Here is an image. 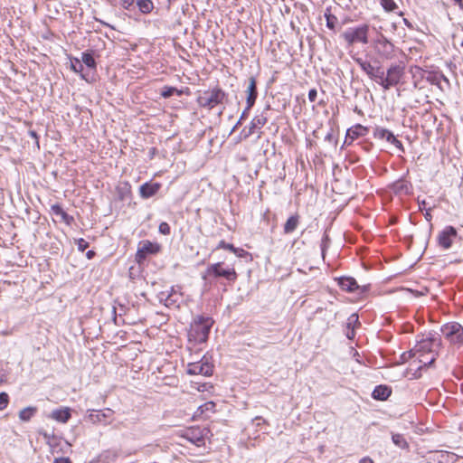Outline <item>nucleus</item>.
Masks as SVG:
<instances>
[{
    "label": "nucleus",
    "mask_w": 463,
    "mask_h": 463,
    "mask_svg": "<svg viewBox=\"0 0 463 463\" xmlns=\"http://www.w3.org/2000/svg\"><path fill=\"white\" fill-rule=\"evenodd\" d=\"M456 4H458L459 5V7L461 6V5L463 4V1L462 0H453Z\"/></svg>",
    "instance_id": "6e6d98bb"
},
{
    "label": "nucleus",
    "mask_w": 463,
    "mask_h": 463,
    "mask_svg": "<svg viewBox=\"0 0 463 463\" xmlns=\"http://www.w3.org/2000/svg\"><path fill=\"white\" fill-rule=\"evenodd\" d=\"M354 61L359 65L361 70L364 71L372 80L375 67L372 65L370 61L363 60L362 58H356Z\"/></svg>",
    "instance_id": "5701e85b"
},
{
    "label": "nucleus",
    "mask_w": 463,
    "mask_h": 463,
    "mask_svg": "<svg viewBox=\"0 0 463 463\" xmlns=\"http://www.w3.org/2000/svg\"><path fill=\"white\" fill-rule=\"evenodd\" d=\"M373 136L376 138L385 139L386 141L389 142L391 140L392 137H393L394 135L392 134V132H391L390 130H388L386 128H376L374 129Z\"/></svg>",
    "instance_id": "bb28decb"
},
{
    "label": "nucleus",
    "mask_w": 463,
    "mask_h": 463,
    "mask_svg": "<svg viewBox=\"0 0 463 463\" xmlns=\"http://www.w3.org/2000/svg\"><path fill=\"white\" fill-rule=\"evenodd\" d=\"M76 244L78 246V250L81 252L89 247V243L82 238L76 240Z\"/></svg>",
    "instance_id": "c9c22d12"
},
{
    "label": "nucleus",
    "mask_w": 463,
    "mask_h": 463,
    "mask_svg": "<svg viewBox=\"0 0 463 463\" xmlns=\"http://www.w3.org/2000/svg\"><path fill=\"white\" fill-rule=\"evenodd\" d=\"M122 5L125 8H128L129 5H132L133 0H121Z\"/></svg>",
    "instance_id": "49530a36"
},
{
    "label": "nucleus",
    "mask_w": 463,
    "mask_h": 463,
    "mask_svg": "<svg viewBox=\"0 0 463 463\" xmlns=\"http://www.w3.org/2000/svg\"><path fill=\"white\" fill-rule=\"evenodd\" d=\"M226 98V93L220 88H213L200 92L197 97V103L200 107L212 109L222 104Z\"/></svg>",
    "instance_id": "7ed1b4c3"
},
{
    "label": "nucleus",
    "mask_w": 463,
    "mask_h": 463,
    "mask_svg": "<svg viewBox=\"0 0 463 463\" xmlns=\"http://www.w3.org/2000/svg\"><path fill=\"white\" fill-rule=\"evenodd\" d=\"M205 386H206V384H205V383H203V384H202L201 386H199L197 389H198V391H200V392H203V391L205 390Z\"/></svg>",
    "instance_id": "864d4df0"
},
{
    "label": "nucleus",
    "mask_w": 463,
    "mask_h": 463,
    "mask_svg": "<svg viewBox=\"0 0 463 463\" xmlns=\"http://www.w3.org/2000/svg\"><path fill=\"white\" fill-rule=\"evenodd\" d=\"M366 133H367V128H365L360 124H357V125L350 128L347 130L345 142H347L348 139H350V141L352 142L359 137L365 136Z\"/></svg>",
    "instance_id": "6ab92c4d"
},
{
    "label": "nucleus",
    "mask_w": 463,
    "mask_h": 463,
    "mask_svg": "<svg viewBox=\"0 0 463 463\" xmlns=\"http://www.w3.org/2000/svg\"><path fill=\"white\" fill-rule=\"evenodd\" d=\"M213 365L209 358L203 356L200 361L190 363L187 365V373L192 375L210 376L213 374Z\"/></svg>",
    "instance_id": "6e6552de"
},
{
    "label": "nucleus",
    "mask_w": 463,
    "mask_h": 463,
    "mask_svg": "<svg viewBox=\"0 0 463 463\" xmlns=\"http://www.w3.org/2000/svg\"><path fill=\"white\" fill-rule=\"evenodd\" d=\"M359 463H373V461L370 458L365 457V458H362L359 461Z\"/></svg>",
    "instance_id": "de8ad7c7"
},
{
    "label": "nucleus",
    "mask_w": 463,
    "mask_h": 463,
    "mask_svg": "<svg viewBox=\"0 0 463 463\" xmlns=\"http://www.w3.org/2000/svg\"><path fill=\"white\" fill-rule=\"evenodd\" d=\"M137 5L138 6L140 12L143 14H149L154 7L153 2L151 0H137Z\"/></svg>",
    "instance_id": "cd10ccee"
},
{
    "label": "nucleus",
    "mask_w": 463,
    "mask_h": 463,
    "mask_svg": "<svg viewBox=\"0 0 463 463\" xmlns=\"http://www.w3.org/2000/svg\"><path fill=\"white\" fill-rule=\"evenodd\" d=\"M425 205H426L425 201H422V202L420 203V209H422V207H425Z\"/></svg>",
    "instance_id": "4d7b16f0"
},
{
    "label": "nucleus",
    "mask_w": 463,
    "mask_h": 463,
    "mask_svg": "<svg viewBox=\"0 0 463 463\" xmlns=\"http://www.w3.org/2000/svg\"><path fill=\"white\" fill-rule=\"evenodd\" d=\"M317 92L315 89H311L309 91H308V99L311 101V102H314L317 99Z\"/></svg>",
    "instance_id": "79ce46f5"
},
{
    "label": "nucleus",
    "mask_w": 463,
    "mask_h": 463,
    "mask_svg": "<svg viewBox=\"0 0 463 463\" xmlns=\"http://www.w3.org/2000/svg\"><path fill=\"white\" fill-rule=\"evenodd\" d=\"M392 442L401 449H405L408 447V443L402 434H392Z\"/></svg>",
    "instance_id": "c756f323"
},
{
    "label": "nucleus",
    "mask_w": 463,
    "mask_h": 463,
    "mask_svg": "<svg viewBox=\"0 0 463 463\" xmlns=\"http://www.w3.org/2000/svg\"><path fill=\"white\" fill-rule=\"evenodd\" d=\"M161 184L158 183H145L139 188L140 196L144 199L154 196L160 189Z\"/></svg>",
    "instance_id": "dca6fc26"
},
{
    "label": "nucleus",
    "mask_w": 463,
    "mask_h": 463,
    "mask_svg": "<svg viewBox=\"0 0 463 463\" xmlns=\"http://www.w3.org/2000/svg\"><path fill=\"white\" fill-rule=\"evenodd\" d=\"M396 188H397V190H399V191H400V190H403V189L407 190V185H406V184H404L403 183H397V184H396Z\"/></svg>",
    "instance_id": "a18cd8bd"
},
{
    "label": "nucleus",
    "mask_w": 463,
    "mask_h": 463,
    "mask_svg": "<svg viewBox=\"0 0 463 463\" xmlns=\"http://www.w3.org/2000/svg\"><path fill=\"white\" fill-rule=\"evenodd\" d=\"M51 210L53 214H55L56 216H60L61 221L68 225L71 224V222L74 220L73 217L65 213L59 204L52 205Z\"/></svg>",
    "instance_id": "4be33fe9"
},
{
    "label": "nucleus",
    "mask_w": 463,
    "mask_h": 463,
    "mask_svg": "<svg viewBox=\"0 0 463 463\" xmlns=\"http://www.w3.org/2000/svg\"><path fill=\"white\" fill-rule=\"evenodd\" d=\"M440 345L441 340L438 335L429 334L418 341L412 349L402 354V359L404 362L412 359L411 365H415L418 369L430 366L436 360Z\"/></svg>",
    "instance_id": "f257e3e1"
},
{
    "label": "nucleus",
    "mask_w": 463,
    "mask_h": 463,
    "mask_svg": "<svg viewBox=\"0 0 463 463\" xmlns=\"http://www.w3.org/2000/svg\"><path fill=\"white\" fill-rule=\"evenodd\" d=\"M161 246L156 242H152L150 241H141L138 245V249L137 251V260L141 262L144 260L147 255L149 254H156L160 251Z\"/></svg>",
    "instance_id": "9d476101"
},
{
    "label": "nucleus",
    "mask_w": 463,
    "mask_h": 463,
    "mask_svg": "<svg viewBox=\"0 0 463 463\" xmlns=\"http://www.w3.org/2000/svg\"><path fill=\"white\" fill-rule=\"evenodd\" d=\"M9 402V396L6 392L0 393V411L5 409Z\"/></svg>",
    "instance_id": "473e14b6"
},
{
    "label": "nucleus",
    "mask_w": 463,
    "mask_h": 463,
    "mask_svg": "<svg viewBox=\"0 0 463 463\" xmlns=\"http://www.w3.org/2000/svg\"><path fill=\"white\" fill-rule=\"evenodd\" d=\"M51 418L59 422L66 423L71 418V409L67 407L56 409L52 411Z\"/></svg>",
    "instance_id": "aec40b11"
},
{
    "label": "nucleus",
    "mask_w": 463,
    "mask_h": 463,
    "mask_svg": "<svg viewBox=\"0 0 463 463\" xmlns=\"http://www.w3.org/2000/svg\"><path fill=\"white\" fill-rule=\"evenodd\" d=\"M254 421H256V424L257 425H260V421H263L264 422V420L261 418V417H256L254 419Z\"/></svg>",
    "instance_id": "3c124183"
},
{
    "label": "nucleus",
    "mask_w": 463,
    "mask_h": 463,
    "mask_svg": "<svg viewBox=\"0 0 463 463\" xmlns=\"http://www.w3.org/2000/svg\"><path fill=\"white\" fill-rule=\"evenodd\" d=\"M87 419L92 423L105 422L106 419L111 418L113 411L111 409H105L102 411H88Z\"/></svg>",
    "instance_id": "ddd939ff"
},
{
    "label": "nucleus",
    "mask_w": 463,
    "mask_h": 463,
    "mask_svg": "<svg viewBox=\"0 0 463 463\" xmlns=\"http://www.w3.org/2000/svg\"><path fill=\"white\" fill-rule=\"evenodd\" d=\"M365 290H366V287H364V288H362V291L364 292V291H365Z\"/></svg>",
    "instance_id": "bf43d9fd"
},
{
    "label": "nucleus",
    "mask_w": 463,
    "mask_h": 463,
    "mask_svg": "<svg viewBox=\"0 0 463 463\" xmlns=\"http://www.w3.org/2000/svg\"><path fill=\"white\" fill-rule=\"evenodd\" d=\"M71 69L77 73H80L82 79H86V76L82 73L83 65L79 59H74L71 61Z\"/></svg>",
    "instance_id": "7c9ffc66"
},
{
    "label": "nucleus",
    "mask_w": 463,
    "mask_h": 463,
    "mask_svg": "<svg viewBox=\"0 0 463 463\" xmlns=\"http://www.w3.org/2000/svg\"><path fill=\"white\" fill-rule=\"evenodd\" d=\"M213 325V320L212 317L203 316L196 317L191 324L189 337L198 343L206 342Z\"/></svg>",
    "instance_id": "f03ea898"
},
{
    "label": "nucleus",
    "mask_w": 463,
    "mask_h": 463,
    "mask_svg": "<svg viewBox=\"0 0 463 463\" xmlns=\"http://www.w3.org/2000/svg\"><path fill=\"white\" fill-rule=\"evenodd\" d=\"M460 9L463 10V4L461 5Z\"/></svg>",
    "instance_id": "052dcab7"
},
{
    "label": "nucleus",
    "mask_w": 463,
    "mask_h": 463,
    "mask_svg": "<svg viewBox=\"0 0 463 463\" xmlns=\"http://www.w3.org/2000/svg\"><path fill=\"white\" fill-rule=\"evenodd\" d=\"M381 5L387 12H392L397 8V5L393 0H381Z\"/></svg>",
    "instance_id": "2f4dec72"
},
{
    "label": "nucleus",
    "mask_w": 463,
    "mask_h": 463,
    "mask_svg": "<svg viewBox=\"0 0 463 463\" xmlns=\"http://www.w3.org/2000/svg\"><path fill=\"white\" fill-rule=\"evenodd\" d=\"M181 298V293L177 292L174 288H171V292L167 295L163 292L161 293V300L164 301L166 307H176Z\"/></svg>",
    "instance_id": "f3484780"
},
{
    "label": "nucleus",
    "mask_w": 463,
    "mask_h": 463,
    "mask_svg": "<svg viewBox=\"0 0 463 463\" xmlns=\"http://www.w3.org/2000/svg\"><path fill=\"white\" fill-rule=\"evenodd\" d=\"M36 411H37L36 407H32V406L26 407L20 411L19 419L23 421H28L34 416Z\"/></svg>",
    "instance_id": "393cba45"
},
{
    "label": "nucleus",
    "mask_w": 463,
    "mask_h": 463,
    "mask_svg": "<svg viewBox=\"0 0 463 463\" xmlns=\"http://www.w3.org/2000/svg\"><path fill=\"white\" fill-rule=\"evenodd\" d=\"M404 75V66L402 64H392L386 71L383 90H388L399 84Z\"/></svg>",
    "instance_id": "1a4fd4ad"
},
{
    "label": "nucleus",
    "mask_w": 463,
    "mask_h": 463,
    "mask_svg": "<svg viewBox=\"0 0 463 463\" xmlns=\"http://www.w3.org/2000/svg\"><path fill=\"white\" fill-rule=\"evenodd\" d=\"M217 249H225L230 251L234 250V246L231 243H227L224 241H221L217 246Z\"/></svg>",
    "instance_id": "58836bf2"
},
{
    "label": "nucleus",
    "mask_w": 463,
    "mask_h": 463,
    "mask_svg": "<svg viewBox=\"0 0 463 463\" xmlns=\"http://www.w3.org/2000/svg\"><path fill=\"white\" fill-rule=\"evenodd\" d=\"M209 277H223L227 280L234 281L237 279V273L233 268L224 269L222 262L214 263L206 269L202 274V279L206 280Z\"/></svg>",
    "instance_id": "39448f33"
},
{
    "label": "nucleus",
    "mask_w": 463,
    "mask_h": 463,
    "mask_svg": "<svg viewBox=\"0 0 463 463\" xmlns=\"http://www.w3.org/2000/svg\"><path fill=\"white\" fill-rule=\"evenodd\" d=\"M326 26L329 29H334L335 22L337 21L336 17L332 14H326Z\"/></svg>",
    "instance_id": "f704fd0d"
},
{
    "label": "nucleus",
    "mask_w": 463,
    "mask_h": 463,
    "mask_svg": "<svg viewBox=\"0 0 463 463\" xmlns=\"http://www.w3.org/2000/svg\"><path fill=\"white\" fill-rule=\"evenodd\" d=\"M339 287L347 292H355L360 289L356 280L351 277H343L338 279Z\"/></svg>",
    "instance_id": "a211bd4d"
},
{
    "label": "nucleus",
    "mask_w": 463,
    "mask_h": 463,
    "mask_svg": "<svg viewBox=\"0 0 463 463\" xmlns=\"http://www.w3.org/2000/svg\"><path fill=\"white\" fill-rule=\"evenodd\" d=\"M5 382V373L0 370V385Z\"/></svg>",
    "instance_id": "8fccbe9b"
},
{
    "label": "nucleus",
    "mask_w": 463,
    "mask_h": 463,
    "mask_svg": "<svg viewBox=\"0 0 463 463\" xmlns=\"http://www.w3.org/2000/svg\"><path fill=\"white\" fill-rule=\"evenodd\" d=\"M214 406H215L214 403L210 402L205 403L203 406H200L199 410H201V411L203 412L204 409L205 410H213L214 408Z\"/></svg>",
    "instance_id": "37998d69"
},
{
    "label": "nucleus",
    "mask_w": 463,
    "mask_h": 463,
    "mask_svg": "<svg viewBox=\"0 0 463 463\" xmlns=\"http://www.w3.org/2000/svg\"><path fill=\"white\" fill-rule=\"evenodd\" d=\"M232 252H233L236 256L238 257H244L248 254V252L246 250H244L243 249H240V248H236L234 247V250H232Z\"/></svg>",
    "instance_id": "a19ab883"
},
{
    "label": "nucleus",
    "mask_w": 463,
    "mask_h": 463,
    "mask_svg": "<svg viewBox=\"0 0 463 463\" xmlns=\"http://www.w3.org/2000/svg\"><path fill=\"white\" fill-rule=\"evenodd\" d=\"M52 463H71L69 458H56Z\"/></svg>",
    "instance_id": "c03bdc74"
},
{
    "label": "nucleus",
    "mask_w": 463,
    "mask_h": 463,
    "mask_svg": "<svg viewBox=\"0 0 463 463\" xmlns=\"http://www.w3.org/2000/svg\"><path fill=\"white\" fill-rule=\"evenodd\" d=\"M247 99H246V103H247V109H250L255 101H256V99H257V86H256V80L254 77H250V80H249V85H248V88H247Z\"/></svg>",
    "instance_id": "2eb2a0df"
},
{
    "label": "nucleus",
    "mask_w": 463,
    "mask_h": 463,
    "mask_svg": "<svg viewBox=\"0 0 463 463\" xmlns=\"http://www.w3.org/2000/svg\"><path fill=\"white\" fill-rule=\"evenodd\" d=\"M373 48L382 59L391 60L394 57V45L383 34L373 41Z\"/></svg>",
    "instance_id": "0eeeda50"
},
{
    "label": "nucleus",
    "mask_w": 463,
    "mask_h": 463,
    "mask_svg": "<svg viewBox=\"0 0 463 463\" xmlns=\"http://www.w3.org/2000/svg\"><path fill=\"white\" fill-rule=\"evenodd\" d=\"M94 254H95V253H94V251H93V250H89V251L87 252V254H86V255H87V258H88V259H92V257L94 256Z\"/></svg>",
    "instance_id": "603ef678"
},
{
    "label": "nucleus",
    "mask_w": 463,
    "mask_h": 463,
    "mask_svg": "<svg viewBox=\"0 0 463 463\" xmlns=\"http://www.w3.org/2000/svg\"><path fill=\"white\" fill-rule=\"evenodd\" d=\"M298 223H299L298 215L296 214V215L290 216L287 220L286 223L284 224V227H283L284 233L289 234V233L293 232L298 226Z\"/></svg>",
    "instance_id": "b1692460"
},
{
    "label": "nucleus",
    "mask_w": 463,
    "mask_h": 463,
    "mask_svg": "<svg viewBox=\"0 0 463 463\" xmlns=\"http://www.w3.org/2000/svg\"><path fill=\"white\" fill-rule=\"evenodd\" d=\"M30 136L34 138H37V134L34 131H30Z\"/></svg>",
    "instance_id": "5fc2aeb1"
},
{
    "label": "nucleus",
    "mask_w": 463,
    "mask_h": 463,
    "mask_svg": "<svg viewBox=\"0 0 463 463\" xmlns=\"http://www.w3.org/2000/svg\"><path fill=\"white\" fill-rule=\"evenodd\" d=\"M250 110V109H247V107L245 108V109L242 111L238 122L235 124V126L232 129V132H233L241 124V121L247 118Z\"/></svg>",
    "instance_id": "4c0bfd02"
},
{
    "label": "nucleus",
    "mask_w": 463,
    "mask_h": 463,
    "mask_svg": "<svg viewBox=\"0 0 463 463\" xmlns=\"http://www.w3.org/2000/svg\"><path fill=\"white\" fill-rule=\"evenodd\" d=\"M389 143L394 145L400 151H402V152L404 151V148H403V146H402V142L400 140H398L394 136L392 137V138L389 141Z\"/></svg>",
    "instance_id": "ea45409f"
},
{
    "label": "nucleus",
    "mask_w": 463,
    "mask_h": 463,
    "mask_svg": "<svg viewBox=\"0 0 463 463\" xmlns=\"http://www.w3.org/2000/svg\"><path fill=\"white\" fill-rule=\"evenodd\" d=\"M175 92H177V90L174 87H166L165 88V90L162 91L161 95L164 97V98H169L171 97Z\"/></svg>",
    "instance_id": "e433bc0d"
},
{
    "label": "nucleus",
    "mask_w": 463,
    "mask_h": 463,
    "mask_svg": "<svg viewBox=\"0 0 463 463\" xmlns=\"http://www.w3.org/2000/svg\"><path fill=\"white\" fill-rule=\"evenodd\" d=\"M457 237V230L452 226H447L438 235V244L444 250L451 247L453 240Z\"/></svg>",
    "instance_id": "9b49d317"
},
{
    "label": "nucleus",
    "mask_w": 463,
    "mask_h": 463,
    "mask_svg": "<svg viewBox=\"0 0 463 463\" xmlns=\"http://www.w3.org/2000/svg\"><path fill=\"white\" fill-rule=\"evenodd\" d=\"M267 121L268 118L264 112L255 116L250 124L248 133H246L244 137H248L250 135L254 134L256 130L260 129L267 123Z\"/></svg>",
    "instance_id": "4468645a"
},
{
    "label": "nucleus",
    "mask_w": 463,
    "mask_h": 463,
    "mask_svg": "<svg viewBox=\"0 0 463 463\" xmlns=\"http://www.w3.org/2000/svg\"><path fill=\"white\" fill-rule=\"evenodd\" d=\"M369 25L362 24L357 27L349 28L342 33L343 39L351 46L355 43H368Z\"/></svg>",
    "instance_id": "20e7f679"
},
{
    "label": "nucleus",
    "mask_w": 463,
    "mask_h": 463,
    "mask_svg": "<svg viewBox=\"0 0 463 463\" xmlns=\"http://www.w3.org/2000/svg\"><path fill=\"white\" fill-rule=\"evenodd\" d=\"M355 317V320H358V317H357L355 315H353V316L351 317V318H352V317Z\"/></svg>",
    "instance_id": "13d9d810"
},
{
    "label": "nucleus",
    "mask_w": 463,
    "mask_h": 463,
    "mask_svg": "<svg viewBox=\"0 0 463 463\" xmlns=\"http://www.w3.org/2000/svg\"><path fill=\"white\" fill-rule=\"evenodd\" d=\"M386 73L382 67H375L372 80L375 81L383 88Z\"/></svg>",
    "instance_id": "a878e982"
},
{
    "label": "nucleus",
    "mask_w": 463,
    "mask_h": 463,
    "mask_svg": "<svg viewBox=\"0 0 463 463\" xmlns=\"http://www.w3.org/2000/svg\"><path fill=\"white\" fill-rule=\"evenodd\" d=\"M80 61H81V63L83 62L87 67H89L90 69L96 68V61L90 53L82 52Z\"/></svg>",
    "instance_id": "c85d7f7f"
},
{
    "label": "nucleus",
    "mask_w": 463,
    "mask_h": 463,
    "mask_svg": "<svg viewBox=\"0 0 463 463\" xmlns=\"http://www.w3.org/2000/svg\"><path fill=\"white\" fill-rule=\"evenodd\" d=\"M392 393L389 387L383 385H378L373 391L372 396L375 400L385 401Z\"/></svg>",
    "instance_id": "412c9836"
},
{
    "label": "nucleus",
    "mask_w": 463,
    "mask_h": 463,
    "mask_svg": "<svg viewBox=\"0 0 463 463\" xmlns=\"http://www.w3.org/2000/svg\"><path fill=\"white\" fill-rule=\"evenodd\" d=\"M158 230L159 232L164 235H169L171 232L169 224L165 222H163L159 224Z\"/></svg>",
    "instance_id": "72a5a7b5"
},
{
    "label": "nucleus",
    "mask_w": 463,
    "mask_h": 463,
    "mask_svg": "<svg viewBox=\"0 0 463 463\" xmlns=\"http://www.w3.org/2000/svg\"><path fill=\"white\" fill-rule=\"evenodd\" d=\"M430 209H428V210L426 211V213H425V218H426V220H427V221H429V222H430V221L431 220V218H432V216H431V214H430Z\"/></svg>",
    "instance_id": "09e8293b"
},
{
    "label": "nucleus",
    "mask_w": 463,
    "mask_h": 463,
    "mask_svg": "<svg viewBox=\"0 0 463 463\" xmlns=\"http://www.w3.org/2000/svg\"><path fill=\"white\" fill-rule=\"evenodd\" d=\"M203 430L200 428H192L184 431L182 435L183 438L186 439L192 444L201 447L204 444V434Z\"/></svg>",
    "instance_id": "f8f14e48"
},
{
    "label": "nucleus",
    "mask_w": 463,
    "mask_h": 463,
    "mask_svg": "<svg viewBox=\"0 0 463 463\" xmlns=\"http://www.w3.org/2000/svg\"><path fill=\"white\" fill-rule=\"evenodd\" d=\"M444 337L452 345H463V327L458 323H448L441 327Z\"/></svg>",
    "instance_id": "423d86ee"
}]
</instances>
